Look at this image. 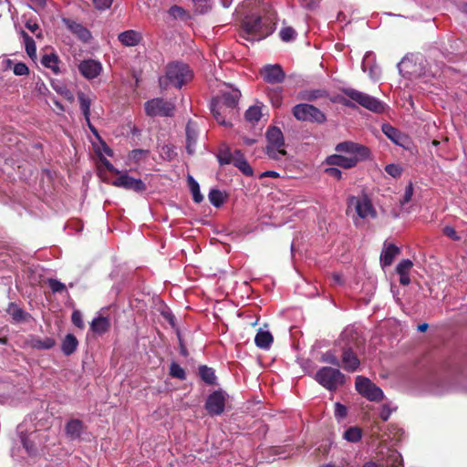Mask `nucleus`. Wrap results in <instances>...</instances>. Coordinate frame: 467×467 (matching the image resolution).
I'll return each mask as SVG.
<instances>
[{
	"label": "nucleus",
	"instance_id": "obj_1",
	"mask_svg": "<svg viewBox=\"0 0 467 467\" xmlns=\"http://www.w3.org/2000/svg\"><path fill=\"white\" fill-rule=\"evenodd\" d=\"M339 345L341 346L342 351L340 366L348 372L357 371L360 366L359 358L354 351V348H358L359 345L357 333L352 330H345L341 334Z\"/></svg>",
	"mask_w": 467,
	"mask_h": 467
},
{
	"label": "nucleus",
	"instance_id": "obj_2",
	"mask_svg": "<svg viewBox=\"0 0 467 467\" xmlns=\"http://www.w3.org/2000/svg\"><path fill=\"white\" fill-rule=\"evenodd\" d=\"M192 78V72L187 64L172 62L167 66L166 75L160 78L159 83L162 89H166L170 84L181 88Z\"/></svg>",
	"mask_w": 467,
	"mask_h": 467
},
{
	"label": "nucleus",
	"instance_id": "obj_3",
	"mask_svg": "<svg viewBox=\"0 0 467 467\" xmlns=\"http://www.w3.org/2000/svg\"><path fill=\"white\" fill-rule=\"evenodd\" d=\"M314 379L325 389L335 391L346 382V376L337 368L322 367L315 374Z\"/></svg>",
	"mask_w": 467,
	"mask_h": 467
},
{
	"label": "nucleus",
	"instance_id": "obj_4",
	"mask_svg": "<svg viewBox=\"0 0 467 467\" xmlns=\"http://www.w3.org/2000/svg\"><path fill=\"white\" fill-rule=\"evenodd\" d=\"M266 154L270 159L279 161L286 155L284 149L285 140L281 130L277 127H270L266 131Z\"/></svg>",
	"mask_w": 467,
	"mask_h": 467
},
{
	"label": "nucleus",
	"instance_id": "obj_5",
	"mask_svg": "<svg viewBox=\"0 0 467 467\" xmlns=\"http://www.w3.org/2000/svg\"><path fill=\"white\" fill-rule=\"evenodd\" d=\"M292 113L299 121L323 124L327 121L326 115L317 107L307 103H300L293 107Z\"/></svg>",
	"mask_w": 467,
	"mask_h": 467
},
{
	"label": "nucleus",
	"instance_id": "obj_6",
	"mask_svg": "<svg viewBox=\"0 0 467 467\" xmlns=\"http://www.w3.org/2000/svg\"><path fill=\"white\" fill-rule=\"evenodd\" d=\"M342 92L351 100L373 112L380 113L385 109V106L380 100L366 93L349 88H343Z\"/></svg>",
	"mask_w": 467,
	"mask_h": 467
},
{
	"label": "nucleus",
	"instance_id": "obj_7",
	"mask_svg": "<svg viewBox=\"0 0 467 467\" xmlns=\"http://www.w3.org/2000/svg\"><path fill=\"white\" fill-rule=\"evenodd\" d=\"M243 27L244 35L242 36L246 40L259 41L267 36V33L262 30V19L258 16L251 15L245 16L243 21Z\"/></svg>",
	"mask_w": 467,
	"mask_h": 467
},
{
	"label": "nucleus",
	"instance_id": "obj_8",
	"mask_svg": "<svg viewBox=\"0 0 467 467\" xmlns=\"http://www.w3.org/2000/svg\"><path fill=\"white\" fill-rule=\"evenodd\" d=\"M348 211L354 209L357 216L360 219L376 217V211L371 201L367 195L351 196L348 201Z\"/></svg>",
	"mask_w": 467,
	"mask_h": 467
},
{
	"label": "nucleus",
	"instance_id": "obj_9",
	"mask_svg": "<svg viewBox=\"0 0 467 467\" xmlns=\"http://www.w3.org/2000/svg\"><path fill=\"white\" fill-rule=\"evenodd\" d=\"M355 386L357 391L370 401H379L384 398L382 389L368 378L358 376Z\"/></svg>",
	"mask_w": 467,
	"mask_h": 467
},
{
	"label": "nucleus",
	"instance_id": "obj_10",
	"mask_svg": "<svg viewBox=\"0 0 467 467\" xmlns=\"http://www.w3.org/2000/svg\"><path fill=\"white\" fill-rule=\"evenodd\" d=\"M175 106L172 102L163 99H152L145 103V111L148 116L170 117L172 116Z\"/></svg>",
	"mask_w": 467,
	"mask_h": 467
},
{
	"label": "nucleus",
	"instance_id": "obj_11",
	"mask_svg": "<svg viewBox=\"0 0 467 467\" xmlns=\"http://www.w3.org/2000/svg\"><path fill=\"white\" fill-rule=\"evenodd\" d=\"M112 185L125 190H131L136 192H142L146 190V184L140 179L130 177L127 172L116 178L112 182Z\"/></svg>",
	"mask_w": 467,
	"mask_h": 467
},
{
	"label": "nucleus",
	"instance_id": "obj_12",
	"mask_svg": "<svg viewBox=\"0 0 467 467\" xmlns=\"http://www.w3.org/2000/svg\"><path fill=\"white\" fill-rule=\"evenodd\" d=\"M225 407V395L223 391H213L209 395L205 409L211 415H221Z\"/></svg>",
	"mask_w": 467,
	"mask_h": 467
},
{
	"label": "nucleus",
	"instance_id": "obj_13",
	"mask_svg": "<svg viewBox=\"0 0 467 467\" xmlns=\"http://www.w3.org/2000/svg\"><path fill=\"white\" fill-rule=\"evenodd\" d=\"M264 80L271 84H278L284 81L285 74L278 64L267 65L261 69Z\"/></svg>",
	"mask_w": 467,
	"mask_h": 467
},
{
	"label": "nucleus",
	"instance_id": "obj_14",
	"mask_svg": "<svg viewBox=\"0 0 467 467\" xmlns=\"http://www.w3.org/2000/svg\"><path fill=\"white\" fill-rule=\"evenodd\" d=\"M241 97V92L235 88H228L223 91L222 96L213 100V102H219L220 106L226 108L229 112H234L238 100Z\"/></svg>",
	"mask_w": 467,
	"mask_h": 467
},
{
	"label": "nucleus",
	"instance_id": "obj_15",
	"mask_svg": "<svg viewBox=\"0 0 467 467\" xmlns=\"http://www.w3.org/2000/svg\"><path fill=\"white\" fill-rule=\"evenodd\" d=\"M336 150L338 152H345L350 156H358L360 159H365L368 156V148L361 146L352 141H344L337 145Z\"/></svg>",
	"mask_w": 467,
	"mask_h": 467
},
{
	"label": "nucleus",
	"instance_id": "obj_16",
	"mask_svg": "<svg viewBox=\"0 0 467 467\" xmlns=\"http://www.w3.org/2000/svg\"><path fill=\"white\" fill-rule=\"evenodd\" d=\"M360 157L357 156H343L339 154H335L327 157V162L330 165H335L337 167H341L344 169H350L355 167L358 162L362 161Z\"/></svg>",
	"mask_w": 467,
	"mask_h": 467
},
{
	"label": "nucleus",
	"instance_id": "obj_17",
	"mask_svg": "<svg viewBox=\"0 0 467 467\" xmlns=\"http://www.w3.org/2000/svg\"><path fill=\"white\" fill-rule=\"evenodd\" d=\"M78 69L86 78L92 79L100 74L102 66L99 61L88 59L79 64Z\"/></svg>",
	"mask_w": 467,
	"mask_h": 467
},
{
	"label": "nucleus",
	"instance_id": "obj_18",
	"mask_svg": "<svg viewBox=\"0 0 467 467\" xmlns=\"http://www.w3.org/2000/svg\"><path fill=\"white\" fill-rule=\"evenodd\" d=\"M199 136V130L196 123L189 121L186 125V150L189 155L196 151V144Z\"/></svg>",
	"mask_w": 467,
	"mask_h": 467
},
{
	"label": "nucleus",
	"instance_id": "obj_19",
	"mask_svg": "<svg viewBox=\"0 0 467 467\" xmlns=\"http://www.w3.org/2000/svg\"><path fill=\"white\" fill-rule=\"evenodd\" d=\"M382 132L397 145L405 147L408 142V137L389 124L382 125Z\"/></svg>",
	"mask_w": 467,
	"mask_h": 467
},
{
	"label": "nucleus",
	"instance_id": "obj_20",
	"mask_svg": "<svg viewBox=\"0 0 467 467\" xmlns=\"http://www.w3.org/2000/svg\"><path fill=\"white\" fill-rule=\"evenodd\" d=\"M119 41L125 47H135L142 40V36L136 30H126L118 36Z\"/></svg>",
	"mask_w": 467,
	"mask_h": 467
},
{
	"label": "nucleus",
	"instance_id": "obj_21",
	"mask_svg": "<svg viewBox=\"0 0 467 467\" xmlns=\"http://www.w3.org/2000/svg\"><path fill=\"white\" fill-rule=\"evenodd\" d=\"M6 312L16 323L28 321L31 317L29 313L26 312L16 303H10L6 308Z\"/></svg>",
	"mask_w": 467,
	"mask_h": 467
},
{
	"label": "nucleus",
	"instance_id": "obj_22",
	"mask_svg": "<svg viewBox=\"0 0 467 467\" xmlns=\"http://www.w3.org/2000/svg\"><path fill=\"white\" fill-rule=\"evenodd\" d=\"M65 23L70 32L77 36L81 41L88 42L90 39L91 34L83 25L71 20H65Z\"/></svg>",
	"mask_w": 467,
	"mask_h": 467
},
{
	"label": "nucleus",
	"instance_id": "obj_23",
	"mask_svg": "<svg viewBox=\"0 0 467 467\" xmlns=\"http://www.w3.org/2000/svg\"><path fill=\"white\" fill-rule=\"evenodd\" d=\"M78 99L79 102L80 109L85 117V119L89 127V129L93 131V133H97L95 128L91 125L89 115H90V105L91 99L86 95L84 92L78 93Z\"/></svg>",
	"mask_w": 467,
	"mask_h": 467
},
{
	"label": "nucleus",
	"instance_id": "obj_24",
	"mask_svg": "<svg viewBox=\"0 0 467 467\" xmlns=\"http://www.w3.org/2000/svg\"><path fill=\"white\" fill-rule=\"evenodd\" d=\"M65 431L70 440H77L84 431V424L79 420H71L67 423Z\"/></svg>",
	"mask_w": 467,
	"mask_h": 467
},
{
	"label": "nucleus",
	"instance_id": "obj_25",
	"mask_svg": "<svg viewBox=\"0 0 467 467\" xmlns=\"http://www.w3.org/2000/svg\"><path fill=\"white\" fill-rule=\"evenodd\" d=\"M400 254V249L392 244L385 245L384 250L380 254V263L382 266H389L394 258Z\"/></svg>",
	"mask_w": 467,
	"mask_h": 467
},
{
	"label": "nucleus",
	"instance_id": "obj_26",
	"mask_svg": "<svg viewBox=\"0 0 467 467\" xmlns=\"http://www.w3.org/2000/svg\"><path fill=\"white\" fill-rule=\"evenodd\" d=\"M27 344L29 347L35 349L43 350V349H50L55 346V340L52 337H31Z\"/></svg>",
	"mask_w": 467,
	"mask_h": 467
},
{
	"label": "nucleus",
	"instance_id": "obj_27",
	"mask_svg": "<svg viewBox=\"0 0 467 467\" xmlns=\"http://www.w3.org/2000/svg\"><path fill=\"white\" fill-rule=\"evenodd\" d=\"M42 435V433L35 431L31 433L29 437L21 436L22 444L29 455L36 454L37 443L36 442V440L40 439Z\"/></svg>",
	"mask_w": 467,
	"mask_h": 467
},
{
	"label": "nucleus",
	"instance_id": "obj_28",
	"mask_svg": "<svg viewBox=\"0 0 467 467\" xmlns=\"http://www.w3.org/2000/svg\"><path fill=\"white\" fill-rule=\"evenodd\" d=\"M211 110H212V113H213L214 119L220 125H223V126L230 125V122L226 121L225 117L227 114H230L231 112H229L226 108H223V106H220L219 102L212 101Z\"/></svg>",
	"mask_w": 467,
	"mask_h": 467
},
{
	"label": "nucleus",
	"instance_id": "obj_29",
	"mask_svg": "<svg viewBox=\"0 0 467 467\" xmlns=\"http://www.w3.org/2000/svg\"><path fill=\"white\" fill-rule=\"evenodd\" d=\"M273 340L274 338L272 334L269 331H264L262 329L257 332L254 337L255 345L263 349H268L271 347Z\"/></svg>",
	"mask_w": 467,
	"mask_h": 467
},
{
	"label": "nucleus",
	"instance_id": "obj_30",
	"mask_svg": "<svg viewBox=\"0 0 467 467\" xmlns=\"http://www.w3.org/2000/svg\"><path fill=\"white\" fill-rule=\"evenodd\" d=\"M109 318L105 317H98L91 322L90 328L95 334L102 335L109 330Z\"/></svg>",
	"mask_w": 467,
	"mask_h": 467
},
{
	"label": "nucleus",
	"instance_id": "obj_31",
	"mask_svg": "<svg viewBox=\"0 0 467 467\" xmlns=\"http://www.w3.org/2000/svg\"><path fill=\"white\" fill-rule=\"evenodd\" d=\"M363 467H378L375 462H367ZM386 467H403L401 455L397 451H390L386 459Z\"/></svg>",
	"mask_w": 467,
	"mask_h": 467
},
{
	"label": "nucleus",
	"instance_id": "obj_32",
	"mask_svg": "<svg viewBox=\"0 0 467 467\" xmlns=\"http://www.w3.org/2000/svg\"><path fill=\"white\" fill-rule=\"evenodd\" d=\"M328 93L326 89L303 90L298 93V99L307 101H314L317 99L326 98Z\"/></svg>",
	"mask_w": 467,
	"mask_h": 467
},
{
	"label": "nucleus",
	"instance_id": "obj_33",
	"mask_svg": "<svg viewBox=\"0 0 467 467\" xmlns=\"http://www.w3.org/2000/svg\"><path fill=\"white\" fill-rule=\"evenodd\" d=\"M78 345L77 337L72 334H67L62 342L61 349L66 356H69L76 351Z\"/></svg>",
	"mask_w": 467,
	"mask_h": 467
},
{
	"label": "nucleus",
	"instance_id": "obj_34",
	"mask_svg": "<svg viewBox=\"0 0 467 467\" xmlns=\"http://www.w3.org/2000/svg\"><path fill=\"white\" fill-rule=\"evenodd\" d=\"M41 63L44 67L50 68L55 74H58L60 72L58 63V57L54 54H46L42 57Z\"/></svg>",
	"mask_w": 467,
	"mask_h": 467
},
{
	"label": "nucleus",
	"instance_id": "obj_35",
	"mask_svg": "<svg viewBox=\"0 0 467 467\" xmlns=\"http://www.w3.org/2000/svg\"><path fill=\"white\" fill-rule=\"evenodd\" d=\"M218 161L221 165L231 164L233 161L232 150L226 144L221 145L218 154Z\"/></svg>",
	"mask_w": 467,
	"mask_h": 467
},
{
	"label": "nucleus",
	"instance_id": "obj_36",
	"mask_svg": "<svg viewBox=\"0 0 467 467\" xmlns=\"http://www.w3.org/2000/svg\"><path fill=\"white\" fill-rule=\"evenodd\" d=\"M199 375L201 379L209 385H213L215 383L216 377L214 375V370L207 366H200L199 368Z\"/></svg>",
	"mask_w": 467,
	"mask_h": 467
},
{
	"label": "nucleus",
	"instance_id": "obj_37",
	"mask_svg": "<svg viewBox=\"0 0 467 467\" xmlns=\"http://www.w3.org/2000/svg\"><path fill=\"white\" fill-rule=\"evenodd\" d=\"M188 182L193 201L197 203H200L202 202L203 196L201 194L199 183L192 176H189Z\"/></svg>",
	"mask_w": 467,
	"mask_h": 467
},
{
	"label": "nucleus",
	"instance_id": "obj_38",
	"mask_svg": "<svg viewBox=\"0 0 467 467\" xmlns=\"http://www.w3.org/2000/svg\"><path fill=\"white\" fill-rule=\"evenodd\" d=\"M245 119L249 122H257L261 117V108L257 106H251L244 114Z\"/></svg>",
	"mask_w": 467,
	"mask_h": 467
},
{
	"label": "nucleus",
	"instance_id": "obj_39",
	"mask_svg": "<svg viewBox=\"0 0 467 467\" xmlns=\"http://www.w3.org/2000/svg\"><path fill=\"white\" fill-rule=\"evenodd\" d=\"M208 198L210 202L215 207H220L224 202L223 192L217 189H212L208 194Z\"/></svg>",
	"mask_w": 467,
	"mask_h": 467
},
{
	"label": "nucleus",
	"instance_id": "obj_40",
	"mask_svg": "<svg viewBox=\"0 0 467 467\" xmlns=\"http://www.w3.org/2000/svg\"><path fill=\"white\" fill-rule=\"evenodd\" d=\"M344 439L351 442H357L361 438V431L358 427H350L344 432Z\"/></svg>",
	"mask_w": 467,
	"mask_h": 467
},
{
	"label": "nucleus",
	"instance_id": "obj_41",
	"mask_svg": "<svg viewBox=\"0 0 467 467\" xmlns=\"http://www.w3.org/2000/svg\"><path fill=\"white\" fill-rule=\"evenodd\" d=\"M282 88H275L269 89L268 96L270 98L271 103L274 107L279 108L282 104Z\"/></svg>",
	"mask_w": 467,
	"mask_h": 467
},
{
	"label": "nucleus",
	"instance_id": "obj_42",
	"mask_svg": "<svg viewBox=\"0 0 467 467\" xmlns=\"http://www.w3.org/2000/svg\"><path fill=\"white\" fill-rule=\"evenodd\" d=\"M280 38L285 42L294 40L296 36V30L291 26L283 27L279 32Z\"/></svg>",
	"mask_w": 467,
	"mask_h": 467
},
{
	"label": "nucleus",
	"instance_id": "obj_43",
	"mask_svg": "<svg viewBox=\"0 0 467 467\" xmlns=\"http://www.w3.org/2000/svg\"><path fill=\"white\" fill-rule=\"evenodd\" d=\"M170 374L171 377L179 379H186V373H185L184 369L179 364H177L175 362L171 364Z\"/></svg>",
	"mask_w": 467,
	"mask_h": 467
},
{
	"label": "nucleus",
	"instance_id": "obj_44",
	"mask_svg": "<svg viewBox=\"0 0 467 467\" xmlns=\"http://www.w3.org/2000/svg\"><path fill=\"white\" fill-rule=\"evenodd\" d=\"M234 166L238 168L245 176H252L254 174L253 168L247 162L245 158L241 161L239 160L237 162H235Z\"/></svg>",
	"mask_w": 467,
	"mask_h": 467
},
{
	"label": "nucleus",
	"instance_id": "obj_45",
	"mask_svg": "<svg viewBox=\"0 0 467 467\" xmlns=\"http://www.w3.org/2000/svg\"><path fill=\"white\" fill-rule=\"evenodd\" d=\"M321 361L335 367L340 366V361L332 351H327L321 356Z\"/></svg>",
	"mask_w": 467,
	"mask_h": 467
},
{
	"label": "nucleus",
	"instance_id": "obj_46",
	"mask_svg": "<svg viewBox=\"0 0 467 467\" xmlns=\"http://www.w3.org/2000/svg\"><path fill=\"white\" fill-rule=\"evenodd\" d=\"M412 266L413 263L410 259H403L398 264L396 271L398 274H409Z\"/></svg>",
	"mask_w": 467,
	"mask_h": 467
},
{
	"label": "nucleus",
	"instance_id": "obj_47",
	"mask_svg": "<svg viewBox=\"0 0 467 467\" xmlns=\"http://www.w3.org/2000/svg\"><path fill=\"white\" fill-rule=\"evenodd\" d=\"M47 284L53 293H62L66 291V285L57 279L49 278Z\"/></svg>",
	"mask_w": 467,
	"mask_h": 467
},
{
	"label": "nucleus",
	"instance_id": "obj_48",
	"mask_svg": "<svg viewBox=\"0 0 467 467\" xmlns=\"http://www.w3.org/2000/svg\"><path fill=\"white\" fill-rule=\"evenodd\" d=\"M24 44H25L26 54L31 58H36V43H35L34 39L26 38V42H25Z\"/></svg>",
	"mask_w": 467,
	"mask_h": 467
},
{
	"label": "nucleus",
	"instance_id": "obj_49",
	"mask_svg": "<svg viewBox=\"0 0 467 467\" xmlns=\"http://www.w3.org/2000/svg\"><path fill=\"white\" fill-rule=\"evenodd\" d=\"M13 72L16 76H26L29 74V68L25 63L18 62L14 66Z\"/></svg>",
	"mask_w": 467,
	"mask_h": 467
},
{
	"label": "nucleus",
	"instance_id": "obj_50",
	"mask_svg": "<svg viewBox=\"0 0 467 467\" xmlns=\"http://www.w3.org/2000/svg\"><path fill=\"white\" fill-rule=\"evenodd\" d=\"M413 193H414V189H413L412 183L410 182L405 188V192L402 196V199L400 200V204L404 205V204L408 203L411 200Z\"/></svg>",
	"mask_w": 467,
	"mask_h": 467
},
{
	"label": "nucleus",
	"instance_id": "obj_51",
	"mask_svg": "<svg viewBox=\"0 0 467 467\" xmlns=\"http://www.w3.org/2000/svg\"><path fill=\"white\" fill-rule=\"evenodd\" d=\"M396 410V408H390V406L389 404H383L382 407H381V410H380V413H379V417L380 419L383 420V421H387L392 411Z\"/></svg>",
	"mask_w": 467,
	"mask_h": 467
},
{
	"label": "nucleus",
	"instance_id": "obj_52",
	"mask_svg": "<svg viewBox=\"0 0 467 467\" xmlns=\"http://www.w3.org/2000/svg\"><path fill=\"white\" fill-rule=\"evenodd\" d=\"M385 171L390 176L397 178L400 177L401 174V168L399 165L396 164H389L385 167Z\"/></svg>",
	"mask_w": 467,
	"mask_h": 467
},
{
	"label": "nucleus",
	"instance_id": "obj_53",
	"mask_svg": "<svg viewBox=\"0 0 467 467\" xmlns=\"http://www.w3.org/2000/svg\"><path fill=\"white\" fill-rule=\"evenodd\" d=\"M149 151L148 150H133L130 153V159L135 161H139L140 160H141L142 158L146 157L148 155Z\"/></svg>",
	"mask_w": 467,
	"mask_h": 467
},
{
	"label": "nucleus",
	"instance_id": "obj_54",
	"mask_svg": "<svg viewBox=\"0 0 467 467\" xmlns=\"http://www.w3.org/2000/svg\"><path fill=\"white\" fill-rule=\"evenodd\" d=\"M71 319H72L73 324L76 327H78L79 328H83L84 327V322L82 320V314L79 311L75 310L72 313Z\"/></svg>",
	"mask_w": 467,
	"mask_h": 467
},
{
	"label": "nucleus",
	"instance_id": "obj_55",
	"mask_svg": "<svg viewBox=\"0 0 467 467\" xmlns=\"http://www.w3.org/2000/svg\"><path fill=\"white\" fill-rule=\"evenodd\" d=\"M169 14L174 18H177L184 16L186 13L182 7L178 5H172L169 10Z\"/></svg>",
	"mask_w": 467,
	"mask_h": 467
},
{
	"label": "nucleus",
	"instance_id": "obj_56",
	"mask_svg": "<svg viewBox=\"0 0 467 467\" xmlns=\"http://www.w3.org/2000/svg\"><path fill=\"white\" fill-rule=\"evenodd\" d=\"M347 416V408L341 403L335 404V417L337 419H343Z\"/></svg>",
	"mask_w": 467,
	"mask_h": 467
},
{
	"label": "nucleus",
	"instance_id": "obj_57",
	"mask_svg": "<svg viewBox=\"0 0 467 467\" xmlns=\"http://www.w3.org/2000/svg\"><path fill=\"white\" fill-rule=\"evenodd\" d=\"M443 234L452 240H459L460 236L457 234L452 226L447 225L443 228Z\"/></svg>",
	"mask_w": 467,
	"mask_h": 467
},
{
	"label": "nucleus",
	"instance_id": "obj_58",
	"mask_svg": "<svg viewBox=\"0 0 467 467\" xmlns=\"http://www.w3.org/2000/svg\"><path fill=\"white\" fill-rule=\"evenodd\" d=\"M113 0H93L96 8L105 10L110 7Z\"/></svg>",
	"mask_w": 467,
	"mask_h": 467
},
{
	"label": "nucleus",
	"instance_id": "obj_59",
	"mask_svg": "<svg viewBox=\"0 0 467 467\" xmlns=\"http://www.w3.org/2000/svg\"><path fill=\"white\" fill-rule=\"evenodd\" d=\"M326 172L337 180H340L342 177V172L337 168H328L326 170Z\"/></svg>",
	"mask_w": 467,
	"mask_h": 467
},
{
	"label": "nucleus",
	"instance_id": "obj_60",
	"mask_svg": "<svg viewBox=\"0 0 467 467\" xmlns=\"http://www.w3.org/2000/svg\"><path fill=\"white\" fill-rule=\"evenodd\" d=\"M232 156H233V161L232 163L234 165L235 162H237L239 160H243L244 159V154L241 152L240 150H235L234 151H232Z\"/></svg>",
	"mask_w": 467,
	"mask_h": 467
},
{
	"label": "nucleus",
	"instance_id": "obj_61",
	"mask_svg": "<svg viewBox=\"0 0 467 467\" xmlns=\"http://www.w3.org/2000/svg\"><path fill=\"white\" fill-rule=\"evenodd\" d=\"M26 27L30 30L32 33H35L36 31H37L39 29V26L36 22H34L32 20H28L26 23Z\"/></svg>",
	"mask_w": 467,
	"mask_h": 467
},
{
	"label": "nucleus",
	"instance_id": "obj_62",
	"mask_svg": "<svg viewBox=\"0 0 467 467\" xmlns=\"http://www.w3.org/2000/svg\"><path fill=\"white\" fill-rule=\"evenodd\" d=\"M36 89L41 95H45L46 92L48 91L47 86L43 82H36Z\"/></svg>",
	"mask_w": 467,
	"mask_h": 467
},
{
	"label": "nucleus",
	"instance_id": "obj_63",
	"mask_svg": "<svg viewBox=\"0 0 467 467\" xmlns=\"http://www.w3.org/2000/svg\"><path fill=\"white\" fill-rule=\"evenodd\" d=\"M400 275V283L402 285H408L410 283V278L409 274H399Z\"/></svg>",
	"mask_w": 467,
	"mask_h": 467
},
{
	"label": "nucleus",
	"instance_id": "obj_64",
	"mask_svg": "<svg viewBox=\"0 0 467 467\" xmlns=\"http://www.w3.org/2000/svg\"><path fill=\"white\" fill-rule=\"evenodd\" d=\"M162 151L168 155L169 159H172L176 155L173 149L168 145H166L162 148Z\"/></svg>",
	"mask_w": 467,
	"mask_h": 467
}]
</instances>
